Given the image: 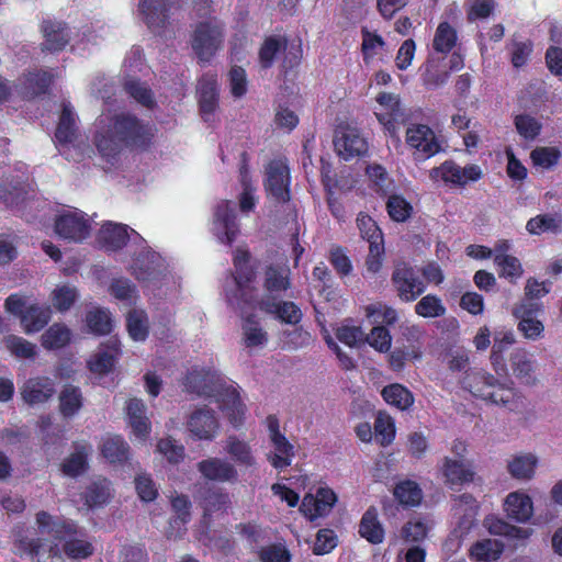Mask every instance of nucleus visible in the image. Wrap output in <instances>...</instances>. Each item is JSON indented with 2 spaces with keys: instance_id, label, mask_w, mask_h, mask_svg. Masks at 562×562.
Here are the masks:
<instances>
[{
  "instance_id": "nucleus-1",
  "label": "nucleus",
  "mask_w": 562,
  "mask_h": 562,
  "mask_svg": "<svg viewBox=\"0 0 562 562\" xmlns=\"http://www.w3.org/2000/svg\"><path fill=\"white\" fill-rule=\"evenodd\" d=\"M249 254L238 249L234 255L235 273L224 284L225 297L229 306L238 311L241 317L243 341L247 348L263 347L268 342V334L252 313L258 305L252 281L255 272L248 265Z\"/></svg>"
},
{
  "instance_id": "nucleus-2",
  "label": "nucleus",
  "mask_w": 562,
  "mask_h": 562,
  "mask_svg": "<svg viewBox=\"0 0 562 562\" xmlns=\"http://www.w3.org/2000/svg\"><path fill=\"white\" fill-rule=\"evenodd\" d=\"M93 142L99 154L113 164L121 151L146 139V128L140 121L131 114H112L103 111L94 123Z\"/></svg>"
},
{
  "instance_id": "nucleus-3",
  "label": "nucleus",
  "mask_w": 562,
  "mask_h": 562,
  "mask_svg": "<svg viewBox=\"0 0 562 562\" xmlns=\"http://www.w3.org/2000/svg\"><path fill=\"white\" fill-rule=\"evenodd\" d=\"M187 391L205 397H214L228 422L238 428L243 425L246 407L237 385L215 370L192 369L186 376Z\"/></svg>"
},
{
  "instance_id": "nucleus-4",
  "label": "nucleus",
  "mask_w": 562,
  "mask_h": 562,
  "mask_svg": "<svg viewBox=\"0 0 562 562\" xmlns=\"http://www.w3.org/2000/svg\"><path fill=\"white\" fill-rule=\"evenodd\" d=\"M36 524L40 535L65 542L63 550L68 558L85 559L92 554L91 543L76 538L81 535V530L72 520L54 519L48 513L40 512L36 515Z\"/></svg>"
},
{
  "instance_id": "nucleus-5",
  "label": "nucleus",
  "mask_w": 562,
  "mask_h": 562,
  "mask_svg": "<svg viewBox=\"0 0 562 562\" xmlns=\"http://www.w3.org/2000/svg\"><path fill=\"white\" fill-rule=\"evenodd\" d=\"M97 29H103L99 23L95 25H85L75 35L71 36L70 29L60 21L46 20L42 24L44 33L43 49L49 52L61 50L67 44L74 42L72 49H86L87 44L97 43Z\"/></svg>"
},
{
  "instance_id": "nucleus-6",
  "label": "nucleus",
  "mask_w": 562,
  "mask_h": 562,
  "mask_svg": "<svg viewBox=\"0 0 562 562\" xmlns=\"http://www.w3.org/2000/svg\"><path fill=\"white\" fill-rule=\"evenodd\" d=\"M224 41L225 24L213 16L195 24L191 35V47L200 63H210L222 49Z\"/></svg>"
},
{
  "instance_id": "nucleus-7",
  "label": "nucleus",
  "mask_w": 562,
  "mask_h": 562,
  "mask_svg": "<svg viewBox=\"0 0 562 562\" xmlns=\"http://www.w3.org/2000/svg\"><path fill=\"white\" fill-rule=\"evenodd\" d=\"M7 312L18 316L26 334L38 333L49 322L52 310L45 304L30 301L27 297L11 294L4 303Z\"/></svg>"
},
{
  "instance_id": "nucleus-8",
  "label": "nucleus",
  "mask_w": 562,
  "mask_h": 562,
  "mask_svg": "<svg viewBox=\"0 0 562 562\" xmlns=\"http://www.w3.org/2000/svg\"><path fill=\"white\" fill-rule=\"evenodd\" d=\"M86 213L78 209L60 212L55 218L56 234L67 240L79 243L90 235L91 223Z\"/></svg>"
},
{
  "instance_id": "nucleus-9",
  "label": "nucleus",
  "mask_w": 562,
  "mask_h": 562,
  "mask_svg": "<svg viewBox=\"0 0 562 562\" xmlns=\"http://www.w3.org/2000/svg\"><path fill=\"white\" fill-rule=\"evenodd\" d=\"M179 0H140L138 13L156 35H165L170 24V10Z\"/></svg>"
},
{
  "instance_id": "nucleus-10",
  "label": "nucleus",
  "mask_w": 562,
  "mask_h": 562,
  "mask_svg": "<svg viewBox=\"0 0 562 562\" xmlns=\"http://www.w3.org/2000/svg\"><path fill=\"white\" fill-rule=\"evenodd\" d=\"M212 233L217 240L232 245L239 233L236 218V206L233 201L223 200L214 209Z\"/></svg>"
},
{
  "instance_id": "nucleus-11",
  "label": "nucleus",
  "mask_w": 562,
  "mask_h": 562,
  "mask_svg": "<svg viewBox=\"0 0 562 562\" xmlns=\"http://www.w3.org/2000/svg\"><path fill=\"white\" fill-rule=\"evenodd\" d=\"M135 258L131 266L133 274L140 281L157 280L166 270L162 257L151 250L146 243L136 245Z\"/></svg>"
},
{
  "instance_id": "nucleus-12",
  "label": "nucleus",
  "mask_w": 562,
  "mask_h": 562,
  "mask_svg": "<svg viewBox=\"0 0 562 562\" xmlns=\"http://www.w3.org/2000/svg\"><path fill=\"white\" fill-rule=\"evenodd\" d=\"M406 144L414 149L416 159H426L440 151L435 132L425 124H411L406 130Z\"/></svg>"
},
{
  "instance_id": "nucleus-13",
  "label": "nucleus",
  "mask_w": 562,
  "mask_h": 562,
  "mask_svg": "<svg viewBox=\"0 0 562 562\" xmlns=\"http://www.w3.org/2000/svg\"><path fill=\"white\" fill-rule=\"evenodd\" d=\"M392 282L398 297L404 302L416 300L426 290L424 281L414 268L406 263H398L392 273Z\"/></svg>"
},
{
  "instance_id": "nucleus-14",
  "label": "nucleus",
  "mask_w": 562,
  "mask_h": 562,
  "mask_svg": "<svg viewBox=\"0 0 562 562\" xmlns=\"http://www.w3.org/2000/svg\"><path fill=\"white\" fill-rule=\"evenodd\" d=\"M99 241L108 250H117L131 244V246L143 245L145 239L127 225L108 222L99 231Z\"/></svg>"
},
{
  "instance_id": "nucleus-15",
  "label": "nucleus",
  "mask_w": 562,
  "mask_h": 562,
  "mask_svg": "<svg viewBox=\"0 0 562 562\" xmlns=\"http://www.w3.org/2000/svg\"><path fill=\"white\" fill-rule=\"evenodd\" d=\"M290 172L282 160H272L266 169V190L277 202L290 200Z\"/></svg>"
},
{
  "instance_id": "nucleus-16",
  "label": "nucleus",
  "mask_w": 562,
  "mask_h": 562,
  "mask_svg": "<svg viewBox=\"0 0 562 562\" xmlns=\"http://www.w3.org/2000/svg\"><path fill=\"white\" fill-rule=\"evenodd\" d=\"M334 145L337 154L345 160L360 157L368 151V143L357 127H339Z\"/></svg>"
},
{
  "instance_id": "nucleus-17",
  "label": "nucleus",
  "mask_w": 562,
  "mask_h": 562,
  "mask_svg": "<svg viewBox=\"0 0 562 562\" xmlns=\"http://www.w3.org/2000/svg\"><path fill=\"white\" fill-rule=\"evenodd\" d=\"M187 428L200 440H212L218 432L220 423L213 409L203 406L194 409L188 417Z\"/></svg>"
},
{
  "instance_id": "nucleus-18",
  "label": "nucleus",
  "mask_w": 562,
  "mask_h": 562,
  "mask_svg": "<svg viewBox=\"0 0 562 562\" xmlns=\"http://www.w3.org/2000/svg\"><path fill=\"white\" fill-rule=\"evenodd\" d=\"M337 496L328 487H319L316 494H306L300 506V512L310 520L327 516L333 509Z\"/></svg>"
},
{
  "instance_id": "nucleus-19",
  "label": "nucleus",
  "mask_w": 562,
  "mask_h": 562,
  "mask_svg": "<svg viewBox=\"0 0 562 562\" xmlns=\"http://www.w3.org/2000/svg\"><path fill=\"white\" fill-rule=\"evenodd\" d=\"M376 101L384 109L383 111L375 113L376 119L384 126L385 131L394 136L398 143V126L404 122V112L398 97L393 93L383 92L378 95Z\"/></svg>"
},
{
  "instance_id": "nucleus-20",
  "label": "nucleus",
  "mask_w": 562,
  "mask_h": 562,
  "mask_svg": "<svg viewBox=\"0 0 562 562\" xmlns=\"http://www.w3.org/2000/svg\"><path fill=\"white\" fill-rule=\"evenodd\" d=\"M432 179L440 178L445 182L457 186H464L469 181H476L481 177V169L475 165L461 167L452 160H447L430 171Z\"/></svg>"
},
{
  "instance_id": "nucleus-21",
  "label": "nucleus",
  "mask_w": 562,
  "mask_h": 562,
  "mask_svg": "<svg viewBox=\"0 0 562 562\" xmlns=\"http://www.w3.org/2000/svg\"><path fill=\"white\" fill-rule=\"evenodd\" d=\"M198 471L204 479L213 482L235 483L238 481L236 467L232 462L217 457L200 461Z\"/></svg>"
},
{
  "instance_id": "nucleus-22",
  "label": "nucleus",
  "mask_w": 562,
  "mask_h": 562,
  "mask_svg": "<svg viewBox=\"0 0 562 562\" xmlns=\"http://www.w3.org/2000/svg\"><path fill=\"white\" fill-rule=\"evenodd\" d=\"M503 509L507 518L525 524L533 516V502L525 492L514 491L505 497Z\"/></svg>"
},
{
  "instance_id": "nucleus-23",
  "label": "nucleus",
  "mask_w": 562,
  "mask_h": 562,
  "mask_svg": "<svg viewBox=\"0 0 562 562\" xmlns=\"http://www.w3.org/2000/svg\"><path fill=\"white\" fill-rule=\"evenodd\" d=\"M55 392V382L52 379L37 376L24 383L21 395L29 405H37L47 402Z\"/></svg>"
},
{
  "instance_id": "nucleus-24",
  "label": "nucleus",
  "mask_w": 562,
  "mask_h": 562,
  "mask_svg": "<svg viewBox=\"0 0 562 562\" xmlns=\"http://www.w3.org/2000/svg\"><path fill=\"white\" fill-rule=\"evenodd\" d=\"M198 95L201 115L209 122L217 106V82L214 76L205 75L199 80Z\"/></svg>"
},
{
  "instance_id": "nucleus-25",
  "label": "nucleus",
  "mask_w": 562,
  "mask_h": 562,
  "mask_svg": "<svg viewBox=\"0 0 562 562\" xmlns=\"http://www.w3.org/2000/svg\"><path fill=\"white\" fill-rule=\"evenodd\" d=\"M257 303L261 311L276 315L278 319L286 324L295 325L302 319V312L293 302H281L268 296Z\"/></svg>"
},
{
  "instance_id": "nucleus-26",
  "label": "nucleus",
  "mask_w": 562,
  "mask_h": 562,
  "mask_svg": "<svg viewBox=\"0 0 562 562\" xmlns=\"http://www.w3.org/2000/svg\"><path fill=\"white\" fill-rule=\"evenodd\" d=\"M52 75L48 71L29 72L20 80V88L15 89L22 99H31L47 92L52 82Z\"/></svg>"
},
{
  "instance_id": "nucleus-27",
  "label": "nucleus",
  "mask_w": 562,
  "mask_h": 562,
  "mask_svg": "<svg viewBox=\"0 0 562 562\" xmlns=\"http://www.w3.org/2000/svg\"><path fill=\"white\" fill-rule=\"evenodd\" d=\"M538 458L533 453L513 456L507 461V471L515 480L528 482L535 477Z\"/></svg>"
},
{
  "instance_id": "nucleus-28",
  "label": "nucleus",
  "mask_w": 562,
  "mask_h": 562,
  "mask_svg": "<svg viewBox=\"0 0 562 562\" xmlns=\"http://www.w3.org/2000/svg\"><path fill=\"white\" fill-rule=\"evenodd\" d=\"M443 475L452 490L474 480V472L469 464L449 458H445L443 461Z\"/></svg>"
},
{
  "instance_id": "nucleus-29",
  "label": "nucleus",
  "mask_w": 562,
  "mask_h": 562,
  "mask_svg": "<svg viewBox=\"0 0 562 562\" xmlns=\"http://www.w3.org/2000/svg\"><path fill=\"white\" fill-rule=\"evenodd\" d=\"M146 407L143 401L132 398L126 404V415L128 424L136 437L144 440L149 434L150 424L145 415Z\"/></svg>"
},
{
  "instance_id": "nucleus-30",
  "label": "nucleus",
  "mask_w": 562,
  "mask_h": 562,
  "mask_svg": "<svg viewBox=\"0 0 562 562\" xmlns=\"http://www.w3.org/2000/svg\"><path fill=\"white\" fill-rule=\"evenodd\" d=\"M454 516L459 518V528L461 532L468 531L474 524L477 515L479 505L470 494H462L454 498L452 507Z\"/></svg>"
},
{
  "instance_id": "nucleus-31",
  "label": "nucleus",
  "mask_w": 562,
  "mask_h": 562,
  "mask_svg": "<svg viewBox=\"0 0 562 562\" xmlns=\"http://www.w3.org/2000/svg\"><path fill=\"white\" fill-rule=\"evenodd\" d=\"M270 441L274 451L268 454L269 462L278 470L288 468L294 457L293 445L289 442L284 435L274 434Z\"/></svg>"
},
{
  "instance_id": "nucleus-32",
  "label": "nucleus",
  "mask_w": 562,
  "mask_h": 562,
  "mask_svg": "<svg viewBox=\"0 0 562 562\" xmlns=\"http://www.w3.org/2000/svg\"><path fill=\"white\" fill-rule=\"evenodd\" d=\"M76 113L74 108L69 102H64L55 133L56 142L63 146L71 144L76 136Z\"/></svg>"
},
{
  "instance_id": "nucleus-33",
  "label": "nucleus",
  "mask_w": 562,
  "mask_h": 562,
  "mask_svg": "<svg viewBox=\"0 0 562 562\" xmlns=\"http://www.w3.org/2000/svg\"><path fill=\"white\" fill-rule=\"evenodd\" d=\"M224 450L237 464L241 467L251 468L256 465V458L252 453L251 447L248 442L237 438L236 436H229L226 438Z\"/></svg>"
},
{
  "instance_id": "nucleus-34",
  "label": "nucleus",
  "mask_w": 562,
  "mask_h": 562,
  "mask_svg": "<svg viewBox=\"0 0 562 562\" xmlns=\"http://www.w3.org/2000/svg\"><path fill=\"white\" fill-rule=\"evenodd\" d=\"M359 533L370 543L378 544L384 539V529L378 519V512L369 507L363 514L359 524Z\"/></svg>"
},
{
  "instance_id": "nucleus-35",
  "label": "nucleus",
  "mask_w": 562,
  "mask_h": 562,
  "mask_svg": "<svg viewBox=\"0 0 562 562\" xmlns=\"http://www.w3.org/2000/svg\"><path fill=\"white\" fill-rule=\"evenodd\" d=\"M59 411L65 418L74 417L83 405L81 390L75 385H66L59 393Z\"/></svg>"
},
{
  "instance_id": "nucleus-36",
  "label": "nucleus",
  "mask_w": 562,
  "mask_h": 562,
  "mask_svg": "<svg viewBox=\"0 0 562 562\" xmlns=\"http://www.w3.org/2000/svg\"><path fill=\"white\" fill-rule=\"evenodd\" d=\"M382 397L387 404L393 405L401 411L409 409L415 401L413 393L407 387L398 383L384 386L382 390Z\"/></svg>"
},
{
  "instance_id": "nucleus-37",
  "label": "nucleus",
  "mask_w": 562,
  "mask_h": 562,
  "mask_svg": "<svg viewBox=\"0 0 562 562\" xmlns=\"http://www.w3.org/2000/svg\"><path fill=\"white\" fill-rule=\"evenodd\" d=\"M201 505L205 517L216 513H225L231 506V497L222 488H209L202 496Z\"/></svg>"
},
{
  "instance_id": "nucleus-38",
  "label": "nucleus",
  "mask_w": 562,
  "mask_h": 562,
  "mask_svg": "<svg viewBox=\"0 0 562 562\" xmlns=\"http://www.w3.org/2000/svg\"><path fill=\"white\" fill-rule=\"evenodd\" d=\"M394 497L398 503L406 507H414L420 504L423 491L419 485L411 480L397 483L393 491Z\"/></svg>"
},
{
  "instance_id": "nucleus-39",
  "label": "nucleus",
  "mask_w": 562,
  "mask_h": 562,
  "mask_svg": "<svg viewBox=\"0 0 562 562\" xmlns=\"http://www.w3.org/2000/svg\"><path fill=\"white\" fill-rule=\"evenodd\" d=\"M515 342V335L513 331H498L494 336V371L499 375H506L508 368L503 357L507 347Z\"/></svg>"
},
{
  "instance_id": "nucleus-40",
  "label": "nucleus",
  "mask_w": 562,
  "mask_h": 562,
  "mask_svg": "<svg viewBox=\"0 0 562 562\" xmlns=\"http://www.w3.org/2000/svg\"><path fill=\"white\" fill-rule=\"evenodd\" d=\"M111 497V484L105 479L92 481L86 490L85 502L88 507H98L108 503Z\"/></svg>"
},
{
  "instance_id": "nucleus-41",
  "label": "nucleus",
  "mask_w": 562,
  "mask_h": 562,
  "mask_svg": "<svg viewBox=\"0 0 562 562\" xmlns=\"http://www.w3.org/2000/svg\"><path fill=\"white\" fill-rule=\"evenodd\" d=\"M130 447L121 436L108 437L102 445V454L111 463H122L128 458Z\"/></svg>"
},
{
  "instance_id": "nucleus-42",
  "label": "nucleus",
  "mask_w": 562,
  "mask_h": 562,
  "mask_svg": "<svg viewBox=\"0 0 562 562\" xmlns=\"http://www.w3.org/2000/svg\"><path fill=\"white\" fill-rule=\"evenodd\" d=\"M286 52V40L283 36H269L265 40L259 50V61L262 68H270L276 56Z\"/></svg>"
},
{
  "instance_id": "nucleus-43",
  "label": "nucleus",
  "mask_w": 562,
  "mask_h": 562,
  "mask_svg": "<svg viewBox=\"0 0 562 562\" xmlns=\"http://www.w3.org/2000/svg\"><path fill=\"white\" fill-rule=\"evenodd\" d=\"M126 327L133 340L144 341L149 328L146 313L142 310H131L126 317Z\"/></svg>"
},
{
  "instance_id": "nucleus-44",
  "label": "nucleus",
  "mask_w": 562,
  "mask_h": 562,
  "mask_svg": "<svg viewBox=\"0 0 562 562\" xmlns=\"http://www.w3.org/2000/svg\"><path fill=\"white\" fill-rule=\"evenodd\" d=\"M88 448L77 445L75 451L63 462L64 474L76 477L82 474L87 469Z\"/></svg>"
},
{
  "instance_id": "nucleus-45",
  "label": "nucleus",
  "mask_w": 562,
  "mask_h": 562,
  "mask_svg": "<svg viewBox=\"0 0 562 562\" xmlns=\"http://www.w3.org/2000/svg\"><path fill=\"white\" fill-rule=\"evenodd\" d=\"M70 337L69 328L56 323L42 335V345L46 349H59L70 341Z\"/></svg>"
},
{
  "instance_id": "nucleus-46",
  "label": "nucleus",
  "mask_w": 562,
  "mask_h": 562,
  "mask_svg": "<svg viewBox=\"0 0 562 562\" xmlns=\"http://www.w3.org/2000/svg\"><path fill=\"white\" fill-rule=\"evenodd\" d=\"M532 533L533 530L531 528L510 525L503 519H494V536L505 537L508 540L516 541V544L524 543Z\"/></svg>"
},
{
  "instance_id": "nucleus-47",
  "label": "nucleus",
  "mask_w": 562,
  "mask_h": 562,
  "mask_svg": "<svg viewBox=\"0 0 562 562\" xmlns=\"http://www.w3.org/2000/svg\"><path fill=\"white\" fill-rule=\"evenodd\" d=\"M458 35L448 22H441L435 33L432 46L436 52L449 53L457 44Z\"/></svg>"
},
{
  "instance_id": "nucleus-48",
  "label": "nucleus",
  "mask_w": 562,
  "mask_h": 562,
  "mask_svg": "<svg viewBox=\"0 0 562 562\" xmlns=\"http://www.w3.org/2000/svg\"><path fill=\"white\" fill-rule=\"evenodd\" d=\"M510 363L513 372L520 379H525L526 382L532 380V372L535 362L531 360L529 355L524 349H516L510 353Z\"/></svg>"
},
{
  "instance_id": "nucleus-49",
  "label": "nucleus",
  "mask_w": 562,
  "mask_h": 562,
  "mask_svg": "<svg viewBox=\"0 0 562 562\" xmlns=\"http://www.w3.org/2000/svg\"><path fill=\"white\" fill-rule=\"evenodd\" d=\"M110 349L98 351L89 361V368L92 372L104 374L112 370L115 364L116 341H111Z\"/></svg>"
},
{
  "instance_id": "nucleus-50",
  "label": "nucleus",
  "mask_w": 562,
  "mask_h": 562,
  "mask_svg": "<svg viewBox=\"0 0 562 562\" xmlns=\"http://www.w3.org/2000/svg\"><path fill=\"white\" fill-rule=\"evenodd\" d=\"M3 342L11 355L20 359H34L37 353L36 346L20 336L9 335Z\"/></svg>"
},
{
  "instance_id": "nucleus-51",
  "label": "nucleus",
  "mask_w": 562,
  "mask_h": 562,
  "mask_svg": "<svg viewBox=\"0 0 562 562\" xmlns=\"http://www.w3.org/2000/svg\"><path fill=\"white\" fill-rule=\"evenodd\" d=\"M561 221L560 215H538L527 222L526 229L532 235H539L546 232L555 233L560 229Z\"/></svg>"
},
{
  "instance_id": "nucleus-52",
  "label": "nucleus",
  "mask_w": 562,
  "mask_h": 562,
  "mask_svg": "<svg viewBox=\"0 0 562 562\" xmlns=\"http://www.w3.org/2000/svg\"><path fill=\"white\" fill-rule=\"evenodd\" d=\"M415 312L422 317L435 318L443 316L446 307L438 296L428 294L415 305Z\"/></svg>"
},
{
  "instance_id": "nucleus-53",
  "label": "nucleus",
  "mask_w": 562,
  "mask_h": 562,
  "mask_svg": "<svg viewBox=\"0 0 562 562\" xmlns=\"http://www.w3.org/2000/svg\"><path fill=\"white\" fill-rule=\"evenodd\" d=\"M497 265V273L501 278H505L509 280L512 283H516V281L522 276L524 269L520 263V260L515 256H505L498 257V261L495 262Z\"/></svg>"
},
{
  "instance_id": "nucleus-54",
  "label": "nucleus",
  "mask_w": 562,
  "mask_h": 562,
  "mask_svg": "<svg viewBox=\"0 0 562 562\" xmlns=\"http://www.w3.org/2000/svg\"><path fill=\"white\" fill-rule=\"evenodd\" d=\"M125 91L132 97L137 103L148 109L155 104L153 92L147 86L135 79H126L124 82Z\"/></svg>"
},
{
  "instance_id": "nucleus-55",
  "label": "nucleus",
  "mask_w": 562,
  "mask_h": 562,
  "mask_svg": "<svg viewBox=\"0 0 562 562\" xmlns=\"http://www.w3.org/2000/svg\"><path fill=\"white\" fill-rule=\"evenodd\" d=\"M111 294L119 301L127 305L135 303L137 291L135 285L128 279H114L110 285Z\"/></svg>"
},
{
  "instance_id": "nucleus-56",
  "label": "nucleus",
  "mask_w": 562,
  "mask_h": 562,
  "mask_svg": "<svg viewBox=\"0 0 562 562\" xmlns=\"http://www.w3.org/2000/svg\"><path fill=\"white\" fill-rule=\"evenodd\" d=\"M515 126L518 134L527 140H533L542 130V124L529 114L517 115Z\"/></svg>"
},
{
  "instance_id": "nucleus-57",
  "label": "nucleus",
  "mask_w": 562,
  "mask_h": 562,
  "mask_svg": "<svg viewBox=\"0 0 562 562\" xmlns=\"http://www.w3.org/2000/svg\"><path fill=\"white\" fill-rule=\"evenodd\" d=\"M89 328L99 335L109 334L112 329V319L110 313L103 308L90 311L87 315Z\"/></svg>"
},
{
  "instance_id": "nucleus-58",
  "label": "nucleus",
  "mask_w": 562,
  "mask_h": 562,
  "mask_svg": "<svg viewBox=\"0 0 562 562\" xmlns=\"http://www.w3.org/2000/svg\"><path fill=\"white\" fill-rule=\"evenodd\" d=\"M561 153L555 147H536L530 153L532 164L543 169H550L559 162Z\"/></svg>"
},
{
  "instance_id": "nucleus-59",
  "label": "nucleus",
  "mask_w": 562,
  "mask_h": 562,
  "mask_svg": "<svg viewBox=\"0 0 562 562\" xmlns=\"http://www.w3.org/2000/svg\"><path fill=\"white\" fill-rule=\"evenodd\" d=\"M265 284L269 292H280L286 290L290 285L289 270L272 266L269 267L266 271Z\"/></svg>"
},
{
  "instance_id": "nucleus-60",
  "label": "nucleus",
  "mask_w": 562,
  "mask_h": 562,
  "mask_svg": "<svg viewBox=\"0 0 562 562\" xmlns=\"http://www.w3.org/2000/svg\"><path fill=\"white\" fill-rule=\"evenodd\" d=\"M386 210L390 217L395 222H405L412 214V205L401 195L389 196Z\"/></svg>"
},
{
  "instance_id": "nucleus-61",
  "label": "nucleus",
  "mask_w": 562,
  "mask_h": 562,
  "mask_svg": "<svg viewBox=\"0 0 562 562\" xmlns=\"http://www.w3.org/2000/svg\"><path fill=\"white\" fill-rule=\"evenodd\" d=\"M336 337L349 347H360L366 344V334L360 326L341 325L336 330Z\"/></svg>"
},
{
  "instance_id": "nucleus-62",
  "label": "nucleus",
  "mask_w": 562,
  "mask_h": 562,
  "mask_svg": "<svg viewBox=\"0 0 562 562\" xmlns=\"http://www.w3.org/2000/svg\"><path fill=\"white\" fill-rule=\"evenodd\" d=\"M357 226L360 231L361 237L366 239L369 245H372V241L378 240L383 243L381 229L369 215L360 213L357 217Z\"/></svg>"
},
{
  "instance_id": "nucleus-63",
  "label": "nucleus",
  "mask_w": 562,
  "mask_h": 562,
  "mask_svg": "<svg viewBox=\"0 0 562 562\" xmlns=\"http://www.w3.org/2000/svg\"><path fill=\"white\" fill-rule=\"evenodd\" d=\"M375 438L382 446L390 445L395 437L393 419L386 415H379L374 423Z\"/></svg>"
},
{
  "instance_id": "nucleus-64",
  "label": "nucleus",
  "mask_w": 562,
  "mask_h": 562,
  "mask_svg": "<svg viewBox=\"0 0 562 562\" xmlns=\"http://www.w3.org/2000/svg\"><path fill=\"white\" fill-rule=\"evenodd\" d=\"M261 562H290L291 553L282 543L265 547L259 552Z\"/></svg>"
}]
</instances>
